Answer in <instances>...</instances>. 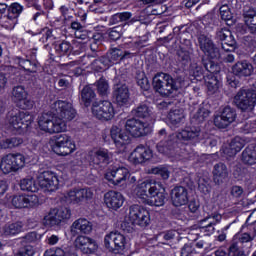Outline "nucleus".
Listing matches in <instances>:
<instances>
[{
  "label": "nucleus",
  "mask_w": 256,
  "mask_h": 256,
  "mask_svg": "<svg viewBox=\"0 0 256 256\" xmlns=\"http://www.w3.org/2000/svg\"><path fill=\"white\" fill-rule=\"evenodd\" d=\"M253 71H255L253 64L247 60L238 61L232 66L233 75L239 77V79L251 77Z\"/></svg>",
  "instance_id": "nucleus-30"
},
{
  "label": "nucleus",
  "mask_w": 256,
  "mask_h": 256,
  "mask_svg": "<svg viewBox=\"0 0 256 256\" xmlns=\"http://www.w3.org/2000/svg\"><path fill=\"white\" fill-rule=\"evenodd\" d=\"M177 145L175 135H169L165 139L161 140L156 148L159 153H162V155H167L168 157H171L173 153H175V146Z\"/></svg>",
  "instance_id": "nucleus-35"
},
{
  "label": "nucleus",
  "mask_w": 256,
  "mask_h": 256,
  "mask_svg": "<svg viewBox=\"0 0 256 256\" xmlns=\"http://www.w3.org/2000/svg\"><path fill=\"white\" fill-rule=\"evenodd\" d=\"M153 158V151L150 150L149 147H145L144 145L137 146L134 151L130 154V159L136 165L141 163H145Z\"/></svg>",
  "instance_id": "nucleus-27"
},
{
  "label": "nucleus",
  "mask_w": 256,
  "mask_h": 256,
  "mask_svg": "<svg viewBox=\"0 0 256 256\" xmlns=\"http://www.w3.org/2000/svg\"><path fill=\"white\" fill-rule=\"evenodd\" d=\"M113 97L119 107H125L129 104V87L125 84H116L113 88Z\"/></svg>",
  "instance_id": "nucleus-28"
},
{
  "label": "nucleus",
  "mask_w": 256,
  "mask_h": 256,
  "mask_svg": "<svg viewBox=\"0 0 256 256\" xmlns=\"http://www.w3.org/2000/svg\"><path fill=\"white\" fill-rule=\"evenodd\" d=\"M111 139L114 141L116 147H123L131 143V137L128 136L121 128L112 126L110 130Z\"/></svg>",
  "instance_id": "nucleus-37"
},
{
  "label": "nucleus",
  "mask_w": 256,
  "mask_h": 256,
  "mask_svg": "<svg viewBox=\"0 0 256 256\" xmlns=\"http://www.w3.org/2000/svg\"><path fill=\"white\" fill-rule=\"evenodd\" d=\"M3 234L6 236H11V235H18V233H21L23 231V222H14L10 224H6L2 228Z\"/></svg>",
  "instance_id": "nucleus-42"
},
{
  "label": "nucleus",
  "mask_w": 256,
  "mask_h": 256,
  "mask_svg": "<svg viewBox=\"0 0 256 256\" xmlns=\"http://www.w3.org/2000/svg\"><path fill=\"white\" fill-rule=\"evenodd\" d=\"M54 145L52 147L56 155L66 157V155H71L75 151V143L71 140V136L67 134H59L55 136Z\"/></svg>",
  "instance_id": "nucleus-9"
},
{
  "label": "nucleus",
  "mask_w": 256,
  "mask_h": 256,
  "mask_svg": "<svg viewBox=\"0 0 256 256\" xmlns=\"http://www.w3.org/2000/svg\"><path fill=\"white\" fill-rule=\"evenodd\" d=\"M234 103L241 111H253L256 105V91L242 88L234 97Z\"/></svg>",
  "instance_id": "nucleus-5"
},
{
  "label": "nucleus",
  "mask_w": 256,
  "mask_h": 256,
  "mask_svg": "<svg viewBox=\"0 0 256 256\" xmlns=\"http://www.w3.org/2000/svg\"><path fill=\"white\" fill-rule=\"evenodd\" d=\"M96 87H97L98 94L101 97H107V95H109V82H107L105 78L103 77L100 78L96 82Z\"/></svg>",
  "instance_id": "nucleus-52"
},
{
  "label": "nucleus",
  "mask_w": 256,
  "mask_h": 256,
  "mask_svg": "<svg viewBox=\"0 0 256 256\" xmlns=\"http://www.w3.org/2000/svg\"><path fill=\"white\" fill-rule=\"evenodd\" d=\"M112 239L114 240L113 253H121V251L125 250V245H127L125 235L121 234V232L115 231V236Z\"/></svg>",
  "instance_id": "nucleus-44"
},
{
  "label": "nucleus",
  "mask_w": 256,
  "mask_h": 256,
  "mask_svg": "<svg viewBox=\"0 0 256 256\" xmlns=\"http://www.w3.org/2000/svg\"><path fill=\"white\" fill-rule=\"evenodd\" d=\"M25 167V156L21 153L7 154L1 159L0 170L4 175L15 173Z\"/></svg>",
  "instance_id": "nucleus-6"
},
{
  "label": "nucleus",
  "mask_w": 256,
  "mask_h": 256,
  "mask_svg": "<svg viewBox=\"0 0 256 256\" xmlns=\"http://www.w3.org/2000/svg\"><path fill=\"white\" fill-rule=\"evenodd\" d=\"M189 74L196 79L203 77V66L197 60H192L189 67Z\"/></svg>",
  "instance_id": "nucleus-50"
},
{
  "label": "nucleus",
  "mask_w": 256,
  "mask_h": 256,
  "mask_svg": "<svg viewBox=\"0 0 256 256\" xmlns=\"http://www.w3.org/2000/svg\"><path fill=\"white\" fill-rule=\"evenodd\" d=\"M104 202L106 203L108 209L117 211V209H121V207H123L125 198L121 192L109 191L104 195Z\"/></svg>",
  "instance_id": "nucleus-31"
},
{
  "label": "nucleus",
  "mask_w": 256,
  "mask_h": 256,
  "mask_svg": "<svg viewBox=\"0 0 256 256\" xmlns=\"http://www.w3.org/2000/svg\"><path fill=\"white\" fill-rule=\"evenodd\" d=\"M135 57V54L123 50L121 47L110 48L105 56H101L98 61L105 67H111L113 65H117L120 61L125 59H131Z\"/></svg>",
  "instance_id": "nucleus-7"
},
{
  "label": "nucleus",
  "mask_w": 256,
  "mask_h": 256,
  "mask_svg": "<svg viewBox=\"0 0 256 256\" xmlns=\"http://www.w3.org/2000/svg\"><path fill=\"white\" fill-rule=\"evenodd\" d=\"M244 193H245V190L243 189V187L239 185H234L230 188V195L234 199H242Z\"/></svg>",
  "instance_id": "nucleus-63"
},
{
  "label": "nucleus",
  "mask_w": 256,
  "mask_h": 256,
  "mask_svg": "<svg viewBox=\"0 0 256 256\" xmlns=\"http://www.w3.org/2000/svg\"><path fill=\"white\" fill-rule=\"evenodd\" d=\"M198 45L201 51L212 61H218L221 57V52L219 51V48L215 46V43H213V40L209 38V36L205 34L198 35Z\"/></svg>",
  "instance_id": "nucleus-12"
},
{
  "label": "nucleus",
  "mask_w": 256,
  "mask_h": 256,
  "mask_svg": "<svg viewBox=\"0 0 256 256\" xmlns=\"http://www.w3.org/2000/svg\"><path fill=\"white\" fill-rule=\"evenodd\" d=\"M228 252L232 256H245V248H242L237 244H233V242H230Z\"/></svg>",
  "instance_id": "nucleus-60"
},
{
  "label": "nucleus",
  "mask_w": 256,
  "mask_h": 256,
  "mask_svg": "<svg viewBox=\"0 0 256 256\" xmlns=\"http://www.w3.org/2000/svg\"><path fill=\"white\" fill-rule=\"evenodd\" d=\"M118 23H124L122 27L126 25L131 26L135 25V23H139L141 25V16H134L131 12H121L112 15L109 19V25H118Z\"/></svg>",
  "instance_id": "nucleus-22"
},
{
  "label": "nucleus",
  "mask_w": 256,
  "mask_h": 256,
  "mask_svg": "<svg viewBox=\"0 0 256 256\" xmlns=\"http://www.w3.org/2000/svg\"><path fill=\"white\" fill-rule=\"evenodd\" d=\"M185 46H181L177 50V61L182 65V67H187L189 63H191V55H193V44H191V40H184Z\"/></svg>",
  "instance_id": "nucleus-33"
},
{
  "label": "nucleus",
  "mask_w": 256,
  "mask_h": 256,
  "mask_svg": "<svg viewBox=\"0 0 256 256\" xmlns=\"http://www.w3.org/2000/svg\"><path fill=\"white\" fill-rule=\"evenodd\" d=\"M7 121L14 131L21 133L33 123V116L18 109L11 110L7 115Z\"/></svg>",
  "instance_id": "nucleus-4"
},
{
  "label": "nucleus",
  "mask_w": 256,
  "mask_h": 256,
  "mask_svg": "<svg viewBox=\"0 0 256 256\" xmlns=\"http://www.w3.org/2000/svg\"><path fill=\"white\" fill-rule=\"evenodd\" d=\"M206 219H207L208 225H212L215 227V225H217L218 223H221V219H223V216H221V214H219L218 212H212L206 215Z\"/></svg>",
  "instance_id": "nucleus-61"
},
{
  "label": "nucleus",
  "mask_w": 256,
  "mask_h": 256,
  "mask_svg": "<svg viewBox=\"0 0 256 256\" xmlns=\"http://www.w3.org/2000/svg\"><path fill=\"white\" fill-rule=\"evenodd\" d=\"M137 85L143 91H149V89H151V84L149 83V79L145 77V74H142L137 78Z\"/></svg>",
  "instance_id": "nucleus-64"
},
{
  "label": "nucleus",
  "mask_w": 256,
  "mask_h": 256,
  "mask_svg": "<svg viewBox=\"0 0 256 256\" xmlns=\"http://www.w3.org/2000/svg\"><path fill=\"white\" fill-rule=\"evenodd\" d=\"M11 204L14 209H29L39 205V198L37 195H15L12 197Z\"/></svg>",
  "instance_id": "nucleus-17"
},
{
  "label": "nucleus",
  "mask_w": 256,
  "mask_h": 256,
  "mask_svg": "<svg viewBox=\"0 0 256 256\" xmlns=\"http://www.w3.org/2000/svg\"><path fill=\"white\" fill-rule=\"evenodd\" d=\"M35 255V248L31 245H26L24 247H21L15 256H34Z\"/></svg>",
  "instance_id": "nucleus-62"
},
{
  "label": "nucleus",
  "mask_w": 256,
  "mask_h": 256,
  "mask_svg": "<svg viewBox=\"0 0 256 256\" xmlns=\"http://www.w3.org/2000/svg\"><path fill=\"white\" fill-rule=\"evenodd\" d=\"M229 145L232 147V149H234V151L239 153V151H241V149L247 145V141L239 136H236L234 139H232Z\"/></svg>",
  "instance_id": "nucleus-56"
},
{
  "label": "nucleus",
  "mask_w": 256,
  "mask_h": 256,
  "mask_svg": "<svg viewBox=\"0 0 256 256\" xmlns=\"http://www.w3.org/2000/svg\"><path fill=\"white\" fill-rule=\"evenodd\" d=\"M38 181L40 187L50 193L59 189V178L51 171H44L40 173Z\"/></svg>",
  "instance_id": "nucleus-16"
},
{
  "label": "nucleus",
  "mask_w": 256,
  "mask_h": 256,
  "mask_svg": "<svg viewBox=\"0 0 256 256\" xmlns=\"http://www.w3.org/2000/svg\"><path fill=\"white\" fill-rule=\"evenodd\" d=\"M14 61L17 63V65H19V67H22V69L28 71L29 73H37V69L40 67L39 61H37V49H32L31 59L16 56Z\"/></svg>",
  "instance_id": "nucleus-24"
},
{
  "label": "nucleus",
  "mask_w": 256,
  "mask_h": 256,
  "mask_svg": "<svg viewBox=\"0 0 256 256\" xmlns=\"http://www.w3.org/2000/svg\"><path fill=\"white\" fill-rule=\"evenodd\" d=\"M105 177L112 185H121V183L127 181L129 170L125 167L114 168L108 172Z\"/></svg>",
  "instance_id": "nucleus-29"
},
{
  "label": "nucleus",
  "mask_w": 256,
  "mask_h": 256,
  "mask_svg": "<svg viewBox=\"0 0 256 256\" xmlns=\"http://www.w3.org/2000/svg\"><path fill=\"white\" fill-rule=\"evenodd\" d=\"M177 137L181 141L199 143L203 141V131H201V126H187L177 134Z\"/></svg>",
  "instance_id": "nucleus-19"
},
{
  "label": "nucleus",
  "mask_w": 256,
  "mask_h": 256,
  "mask_svg": "<svg viewBox=\"0 0 256 256\" xmlns=\"http://www.w3.org/2000/svg\"><path fill=\"white\" fill-rule=\"evenodd\" d=\"M256 229L252 233L244 232L242 234H236L231 243L242 247L243 249H251L253 247V241H255Z\"/></svg>",
  "instance_id": "nucleus-32"
},
{
  "label": "nucleus",
  "mask_w": 256,
  "mask_h": 256,
  "mask_svg": "<svg viewBox=\"0 0 256 256\" xmlns=\"http://www.w3.org/2000/svg\"><path fill=\"white\" fill-rule=\"evenodd\" d=\"M27 97V91H25V87L23 86H15L12 89V99L13 101H23V99H26Z\"/></svg>",
  "instance_id": "nucleus-53"
},
{
  "label": "nucleus",
  "mask_w": 256,
  "mask_h": 256,
  "mask_svg": "<svg viewBox=\"0 0 256 256\" xmlns=\"http://www.w3.org/2000/svg\"><path fill=\"white\" fill-rule=\"evenodd\" d=\"M184 119L185 114H183V110L181 109L171 110L168 114V121L173 127H179Z\"/></svg>",
  "instance_id": "nucleus-41"
},
{
  "label": "nucleus",
  "mask_w": 256,
  "mask_h": 256,
  "mask_svg": "<svg viewBox=\"0 0 256 256\" xmlns=\"http://www.w3.org/2000/svg\"><path fill=\"white\" fill-rule=\"evenodd\" d=\"M215 39L217 41H225L221 44L223 51H235L237 47V41H235V37L227 28H220L216 31Z\"/></svg>",
  "instance_id": "nucleus-20"
},
{
  "label": "nucleus",
  "mask_w": 256,
  "mask_h": 256,
  "mask_svg": "<svg viewBox=\"0 0 256 256\" xmlns=\"http://www.w3.org/2000/svg\"><path fill=\"white\" fill-rule=\"evenodd\" d=\"M237 118V112L231 106L223 108L220 115L214 118V125L218 129H227V126L235 121Z\"/></svg>",
  "instance_id": "nucleus-15"
},
{
  "label": "nucleus",
  "mask_w": 256,
  "mask_h": 256,
  "mask_svg": "<svg viewBox=\"0 0 256 256\" xmlns=\"http://www.w3.org/2000/svg\"><path fill=\"white\" fill-rule=\"evenodd\" d=\"M114 237H115V231L110 232L104 237V246L111 253H113L115 249V240L113 239Z\"/></svg>",
  "instance_id": "nucleus-57"
},
{
  "label": "nucleus",
  "mask_w": 256,
  "mask_h": 256,
  "mask_svg": "<svg viewBox=\"0 0 256 256\" xmlns=\"http://www.w3.org/2000/svg\"><path fill=\"white\" fill-rule=\"evenodd\" d=\"M219 10L220 17L223 19V21H231V19H233V13H231V8H229V5H222Z\"/></svg>",
  "instance_id": "nucleus-59"
},
{
  "label": "nucleus",
  "mask_w": 256,
  "mask_h": 256,
  "mask_svg": "<svg viewBox=\"0 0 256 256\" xmlns=\"http://www.w3.org/2000/svg\"><path fill=\"white\" fill-rule=\"evenodd\" d=\"M71 219V210L69 208H59L50 210L49 214L44 218V223L48 227L60 225L61 221Z\"/></svg>",
  "instance_id": "nucleus-13"
},
{
  "label": "nucleus",
  "mask_w": 256,
  "mask_h": 256,
  "mask_svg": "<svg viewBox=\"0 0 256 256\" xmlns=\"http://www.w3.org/2000/svg\"><path fill=\"white\" fill-rule=\"evenodd\" d=\"M110 41H119L123 37V26H116L108 31Z\"/></svg>",
  "instance_id": "nucleus-55"
},
{
  "label": "nucleus",
  "mask_w": 256,
  "mask_h": 256,
  "mask_svg": "<svg viewBox=\"0 0 256 256\" xmlns=\"http://www.w3.org/2000/svg\"><path fill=\"white\" fill-rule=\"evenodd\" d=\"M210 113L211 112L206 108H199L192 118V123H204V121H207V119H209Z\"/></svg>",
  "instance_id": "nucleus-49"
},
{
  "label": "nucleus",
  "mask_w": 256,
  "mask_h": 256,
  "mask_svg": "<svg viewBox=\"0 0 256 256\" xmlns=\"http://www.w3.org/2000/svg\"><path fill=\"white\" fill-rule=\"evenodd\" d=\"M201 63L210 75H217V73H219V65H217L213 60L205 59V56H202Z\"/></svg>",
  "instance_id": "nucleus-48"
},
{
  "label": "nucleus",
  "mask_w": 256,
  "mask_h": 256,
  "mask_svg": "<svg viewBox=\"0 0 256 256\" xmlns=\"http://www.w3.org/2000/svg\"><path fill=\"white\" fill-rule=\"evenodd\" d=\"M166 199L167 195L165 194V188H163L161 183L156 182V190L150 194V199L148 200L147 205H151L152 207H163Z\"/></svg>",
  "instance_id": "nucleus-34"
},
{
  "label": "nucleus",
  "mask_w": 256,
  "mask_h": 256,
  "mask_svg": "<svg viewBox=\"0 0 256 256\" xmlns=\"http://www.w3.org/2000/svg\"><path fill=\"white\" fill-rule=\"evenodd\" d=\"M151 173L153 175H158L164 181H167L171 175V171H169L168 166H157L151 169Z\"/></svg>",
  "instance_id": "nucleus-51"
},
{
  "label": "nucleus",
  "mask_w": 256,
  "mask_h": 256,
  "mask_svg": "<svg viewBox=\"0 0 256 256\" xmlns=\"http://www.w3.org/2000/svg\"><path fill=\"white\" fill-rule=\"evenodd\" d=\"M93 231V222L87 218H78L70 226V233L73 237L76 235H90Z\"/></svg>",
  "instance_id": "nucleus-26"
},
{
  "label": "nucleus",
  "mask_w": 256,
  "mask_h": 256,
  "mask_svg": "<svg viewBox=\"0 0 256 256\" xmlns=\"http://www.w3.org/2000/svg\"><path fill=\"white\" fill-rule=\"evenodd\" d=\"M125 129L127 133H129L132 137H145V135H149L151 133V128H149V124L137 119L130 118L125 122Z\"/></svg>",
  "instance_id": "nucleus-11"
},
{
  "label": "nucleus",
  "mask_w": 256,
  "mask_h": 256,
  "mask_svg": "<svg viewBox=\"0 0 256 256\" xmlns=\"http://www.w3.org/2000/svg\"><path fill=\"white\" fill-rule=\"evenodd\" d=\"M66 199L73 205H80V203L93 199V192L89 188H73L68 191Z\"/></svg>",
  "instance_id": "nucleus-14"
},
{
  "label": "nucleus",
  "mask_w": 256,
  "mask_h": 256,
  "mask_svg": "<svg viewBox=\"0 0 256 256\" xmlns=\"http://www.w3.org/2000/svg\"><path fill=\"white\" fill-rule=\"evenodd\" d=\"M38 127L40 131L53 135L54 133H63L67 131V125L62 120H57V116L53 113V110L43 112L38 117Z\"/></svg>",
  "instance_id": "nucleus-2"
},
{
  "label": "nucleus",
  "mask_w": 256,
  "mask_h": 256,
  "mask_svg": "<svg viewBox=\"0 0 256 256\" xmlns=\"http://www.w3.org/2000/svg\"><path fill=\"white\" fill-rule=\"evenodd\" d=\"M185 85V80L178 77L173 79L172 75L167 73H158L153 78V87L161 97H171L173 93L179 91Z\"/></svg>",
  "instance_id": "nucleus-1"
},
{
  "label": "nucleus",
  "mask_w": 256,
  "mask_h": 256,
  "mask_svg": "<svg viewBox=\"0 0 256 256\" xmlns=\"http://www.w3.org/2000/svg\"><path fill=\"white\" fill-rule=\"evenodd\" d=\"M103 41V35L101 33H96L93 35L90 43V49L93 53H99L101 47V42Z\"/></svg>",
  "instance_id": "nucleus-54"
},
{
  "label": "nucleus",
  "mask_w": 256,
  "mask_h": 256,
  "mask_svg": "<svg viewBox=\"0 0 256 256\" xmlns=\"http://www.w3.org/2000/svg\"><path fill=\"white\" fill-rule=\"evenodd\" d=\"M44 256H77V254L56 248L55 250H46Z\"/></svg>",
  "instance_id": "nucleus-58"
},
{
  "label": "nucleus",
  "mask_w": 256,
  "mask_h": 256,
  "mask_svg": "<svg viewBox=\"0 0 256 256\" xmlns=\"http://www.w3.org/2000/svg\"><path fill=\"white\" fill-rule=\"evenodd\" d=\"M170 199L174 207H183L189 203V190L184 186H175L170 192Z\"/></svg>",
  "instance_id": "nucleus-23"
},
{
  "label": "nucleus",
  "mask_w": 256,
  "mask_h": 256,
  "mask_svg": "<svg viewBox=\"0 0 256 256\" xmlns=\"http://www.w3.org/2000/svg\"><path fill=\"white\" fill-rule=\"evenodd\" d=\"M21 191H28L30 193H37L39 191V186L32 177L23 178L20 181Z\"/></svg>",
  "instance_id": "nucleus-43"
},
{
  "label": "nucleus",
  "mask_w": 256,
  "mask_h": 256,
  "mask_svg": "<svg viewBox=\"0 0 256 256\" xmlns=\"http://www.w3.org/2000/svg\"><path fill=\"white\" fill-rule=\"evenodd\" d=\"M21 13H23V6L19 3H12L8 7V25H5L6 29H15V25H17V18L19 15H21Z\"/></svg>",
  "instance_id": "nucleus-36"
},
{
  "label": "nucleus",
  "mask_w": 256,
  "mask_h": 256,
  "mask_svg": "<svg viewBox=\"0 0 256 256\" xmlns=\"http://www.w3.org/2000/svg\"><path fill=\"white\" fill-rule=\"evenodd\" d=\"M19 145H23V138L21 137L6 138L0 142L1 149H15Z\"/></svg>",
  "instance_id": "nucleus-46"
},
{
  "label": "nucleus",
  "mask_w": 256,
  "mask_h": 256,
  "mask_svg": "<svg viewBox=\"0 0 256 256\" xmlns=\"http://www.w3.org/2000/svg\"><path fill=\"white\" fill-rule=\"evenodd\" d=\"M213 175L214 183H216V185H221L224 179H227V177H229V170L227 169V165L222 162L216 164L214 166Z\"/></svg>",
  "instance_id": "nucleus-39"
},
{
  "label": "nucleus",
  "mask_w": 256,
  "mask_h": 256,
  "mask_svg": "<svg viewBox=\"0 0 256 256\" xmlns=\"http://www.w3.org/2000/svg\"><path fill=\"white\" fill-rule=\"evenodd\" d=\"M74 245L76 249H80L84 254L91 255L99 249V246L97 245V242L87 236L79 235L75 241Z\"/></svg>",
  "instance_id": "nucleus-25"
},
{
  "label": "nucleus",
  "mask_w": 256,
  "mask_h": 256,
  "mask_svg": "<svg viewBox=\"0 0 256 256\" xmlns=\"http://www.w3.org/2000/svg\"><path fill=\"white\" fill-rule=\"evenodd\" d=\"M52 113L56 116V119L63 121L64 125H67V121H73L76 117L77 111L73 108L71 102L57 100L50 105Z\"/></svg>",
  "instance_id": "nucleus-3"
},
{
  "label": "nucleus",
  "mask_w": 256,
  "mask_h": 256,
  "mask_svg": "<svg viewBox=\"0 0 256 256\" xmlns=\"http://www.w3.org/2000/svg\"><path fill=\"white\" fill-rule=\"evenodd\" d=\"M95 97V91L92 90L90 86H85L81 90V101L85 105V107H89V105L93 103V99H95Z\"/></svg>",
  "instance_id": "nucleus-45"
},
{
  "label": "nucleus",
  "mask_w": 256,
  "mask_h": 256,
  "mask_svg": "<svg viewBox=\"0 0 256 256\" xmlns=\"http://www.w3.org/2000/svg\"><path fill=\"white\" fill-rule=\"evenodd\" d=\"M128 218L132 225H138L142 229L149 227L151 223L149 211L139 205L130 206Z\"/></svg>",
  "instance_id": "nucleus-8"
},
{
  "label": "nucleus",
  "mask_w": 256,
  "mask_h": 256,
  "mask_svg": "<svg viewBox=\"0 0 256 256\" xmlns=\"http://www.w3.org/2000/svg\"><path fill=\"white\" fill-rule=\"evenodd\" d=\"M157 191V182H151L149 180L140 183L135 189V195L141 203L147 205L149 203V197L151 194Z\"/></svg>",
  "instance_id": "nucleus-18"
},
{
  "label": "nucleus",
  "mask_w": 256,
  "mask_h": 256,
  "mask_svg": "<svg viewBox=\"0 0 256 256\" xmlns=\"http://www.w3.org/2000/svg\"><path fill=\"white\" fill-rule=\"evenodd\" d=\"M89 162L99 167H107L111 161V153L105 148L94 149L88 153Z\"/></svg>",
  "instance_id": "nucleus-21"
},
{
  "label": "nucleus",
  "mask_w": 256,
  "mask_h": 256,
  "mask_svg": "<svg viewBox=\"0 0 256 256\" xmlns=\"http://www.w3.org/2000/svg\"><path fill=\"white\" fill-rule=\"evenodd\" d=\"M131 115L135 119H149L153 115V108L148 102H142L132 109Z\"/></svg>",
  "instance_id": "nucleus-38"
},
{
  "label": "nucleus",
  "mask_w": 256,
  "mask_h": 256,
  "mask_svg": "<svg viewBox=\"0 0 256 256\" xmlns=\"http://www.w3.org/2000/svg\"><path fill=\"white\" fill-rule=\"evenodd\" d=\"M205 85L207 87L208 95H218L221 83L217 79V76L213 74L206 76Z\"/></svg>",
  "instance_id": "nucleus-40"
},
{
  "label": "nucleus",
  "mask_w": 256,
  "mask_h": 256,
  "mask_svg": "<svg viewBox=\"0 0 256 256\" xmlns=\"http://www.w3.org/2000/svg\"><path fill=\"white\" fill-rule=\"evenodd\" d=\"M92 114L102 121H110L115 117V108L110 101L103 100L92 104Z\"/></svg>",
  "instance_id": "nucleus-10"
},
{
  "label": "nucleus",
  "mask_w": 256,
  "mask_h": 256,
  "mask_svg": "<svg viewBox=\"0 0 256 256\" xmlns=\"http://www.w3.org/2000/svg\"><path fill=\"white\" fill-rule=\"evenodd\" d=\"M242 161L245 163V165H255L256 163V150L247 147L243 152H242Z\"/></svg>",
  "instance_id": "nucleus-47"
}]
</instances>
